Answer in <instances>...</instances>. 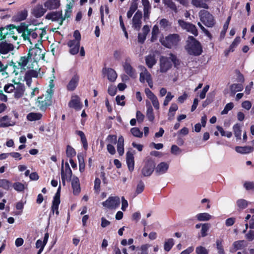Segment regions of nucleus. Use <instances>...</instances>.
I'll use <instances>...</instances> for the list:
<instances>
[{"mask_svg":"<svg viewBox=\"0 0 254 254\" xmlns=\"http://www.w3.org/2000/svg\"><path fill=\"white\" fill-rule=\"evenodd\" d=\"M162 2L165 6L169 8L174 12H178L177 6L173 0H162Z\"/></svg>","mask_w":254,"mask_h":254,"instance_id":"obj_39","label":"nucleus"},{"mask_svg":"<svg viewBox=\"0 0 254 254\" xmlns=\"http://www.w3.org/2000/svg\"><path fill=\"white\" fill-rule=\"evenodd\" d=\"M138 69L140 72L139 74V81L141 83H144L145 81L152 78L149 72L143 65H139Z\"/></svg>","mask_w":254,"mask_h":254,"instance_id":"obj_13","label":"nucleus"},{"mask_svg":"<svg viewBox=\"0 0 254 254\" xmlns=\"http://www.w3.org/2000/svg\"><path fill=\"white\" fill-rule=\"evenodd\" d=\"M102 205L110 210L116 209L120 204V199L118 196H110L102 202Z\"/></svg>","mask_w":254,"mask_h":254,"instance_id":"obj_7","label":"nucleus"},{"mask_svg":"<svg viewBox=\"0 0 254 254\" xmlns=\"http://www.w3.org/2000/svg\"><path fill=\"white\" fill-rule=\"evenodd\" d=\"M73 37H74L75 39L70 40V44H71V43H72L73 42H75L77 44L78 43H80V41L81 40V35L79 32L78 30H75L74 32Z\"/></svg>","mask_w":254,"mask_h":254,"instance_id":"obj_59","label":"nucleus"},{"mask_svg":"<svg viewBox=\"0 0 254 254\" xmlns=\"http://www.w3.org/2000/svg\"><path fill=\"white\" fill-rule=\"evenodd\" d=\"M79 80V77L77 74L72 76L66 86L68 91H73L77 87Z\"/></svg>","mask_w":254,"mask_h":254,"instance_id":"obj_25","label":"nucleus"},{"mask_svg":"<svg viewBox=\"0 0 254 254\" xmlns=\"http://www.w3.org/2000/svg\"><path fill=\"white\" fill-rule=\"evenodd\" d=\"M159 32L158 26L157 25H154L152 30V37L151 39L152 42H154L156 40Z\"/></svg>","mask_w":254,"mask_h":254,"instance_id":"obj_52","label":"nucleus"},{"mask_svg":"<svg viewBox=\"0 0 254 254\" xmlns=\"http://www.w3.org/2000/svg\"><path fill=\"white\" fill-rule=\"evenodd\" d=\"M126 161L129 170L132 172L134 169V162L133 154L131 152H127Z\"/></svg>","mask_w":254,"mask_h":254,"instance_id":"obj_29","label":"nucleus"},{"mask_svg":"<svg viewBox=\"0 0 254 254\" xmlns=\"http://www.w3.org/2000/svg\"><path fill=\"white\" fill-rule=\"evenodd\" d=\"M68 106L70 108H74L75 110H80L81 104L80 103L79 97L77 96H72L68 103Z\"/></svg>","mask_w":254,"mask_h":254,"instance_id":"obj_28","label":"nucleus"},{"mask_svg":"<svg viewBox=\"0 0 254 254\" xmlns=\"http://www.w3.org/2000/svg\"><path fill=\"white\" fill-rule=\"evenodd\" d=\"M247 246V243L245 240H239L234 242L230 248V252L232 253L236 252L237 250H242Z\"/></svg>","mask_w":254,"mask_h":254,"instance_id":"obj_18","label":"nucleus"},{"mask_svg":"<svg viewBox=\"0 0 254 254\" xmlns=\"http://www.w3.org/2000/svg\"><path fill=\"white\" fill-rule=\"evenodd\" d=\"M169 167V163L166 162H162L159 163L155 167V173L157 175H161L165 174Z\"/></svg>","mask_w":254,"mask_h":254,"instance_id":"obj_17","label":"nucleus"},{"mask_svg":"<svg viewBox=\"0 0 254 254\" xmlns=\"http://www.w3.org/2000/svg\"><path fill=\"white\" fill-rule=\"evenodd\" d=\"M28 12L26 10H23L17 12L13 17V19L16 22L25 20L27 17Z\"/></svg>","mask_w":254,"mask_h":254,"instance_id":"obj_33","label":"nucleus"},{"mask_svg":"<svg viewBox=\"0 0 254 254\" xmlns=\"http://www.w3.org/2000/svg\"><path fill=\"white\" fill-rule=\"evenodd\" d=\"M71 13V6L66 5L64 15H63L62 11H54L48 13L46 16V18L53 21H56L60 25H62L64 20L70 17Z\"/></svg>","mask_w":254,"mask_h":254,"instance_id":"obj_1","label":"nucleus"},{"mask_svg":"<svg viewBox=\"0 0 254 254\" xmlns=\"http://www.w3.org/2000/svg\"><path fill=\"white\" fill-rule=\"evenodd\" d=\"M196 219L200 221H208L212 218V216L207 213H198L196 215Z\"/></svg>","mask_w":254,"mask_h":254,"instance_id":"obj_44","label":"nucleus"},{"mask_svg":"<svg viewBox=\"0 0 254 254\" xmlns=\"http://www.w3.org/2000/svg\"><path fill=\"white\" fill-rule=\"evenodd\" d=\"M38 35L37 33V28H35V29L33 30L26 27L24 29L22 36L24 40H27L30 41V37H31L33 39H36L37 38Z\"/></svg>","mask_w":254,"mask_h":254,"instance_id":"obj_14","label":"nucleus"},{"mask_svg":"<svg viewBox=\"0 0 254 254\" xmlns=\"http://www.w3.org/2000/svg\"><path fill=\"white\" fill-rule=\"evenodd\" d=\"M53 80L51 79L49 84V88L47 90V94L45 95L47 97L50 96V99H52V97L54 93L53 88L54 87V84H53Z\"/></svg>","mask_w":254,"mask_h":254,"instance_id":"obj_56","label":"nucleus"},{"mask_svg":"<svg viewBox=\"0 0 254 254\" xmlns=\"http://www.w3.org/2000/svg\"><path fill=\"white\" fill-rule=\"evenodd\" d=\"M207 0H192V4L197 7L208 8V6L206 3Z\"/></svg>","mask_w":254,"mask_h":254,"instance_id":"obj_41","label":"nucleus"},{"mask_svg":"<svg viewBox=\"0 0 254 254\" xmlns=\"http://www.w3.org/2000/svg\"><path fill=\"white\" fill-rule=\"evenodd\" d=\"M145 63L148 68H151L156 63V60L154 55H148L145 58Z\"/></svg>","mask_w":254,"mask_h":254,"instance_id":"obj_38","label":"nucleus"},{"mask_svg":"<svg viewBox=\"0 0 254 254\" xmlns=\"http://www.w3.org/2000/svg\"><path fill=\"white\" fill-rule=\"evenodd\" d=\"M52 99L50 96L47 97L45 95L39 97L37 99V106L41 110H45L48 106L51 105Z\"/></svg>","mask_w":254,"mask_h":254,"instance_id":"obj_10","label":"nucleus"},{"mask_svg":"<svg viewBox=\"0 0 254 254\" xmlns=\"http://www.w3.org/2000/svg\"><path fill=\"white\" fill-rule=\"evenodd\" d=\"M46 12V9L43 8L42 4L36 5L32 10L31 13L36 18L42 16Z\"/></svg>","mask_w":254,"mask_h":254,"instance_id":"obj_22","label":"nucleus"},{"mask_svg":"<svg viewBox=\"0 0 254 254\" xmlns=\"http://www.w3.org/2000/svg\"><path fill=\"white\" fill-rule=\"evenodd\" d=\"M254 150V147L250 146H236L235 147V150L237 152L243 154H248L252 152Z\"/></svg>","mask_w":254,"mask_h":254,"instance_id":"obj_32","label":"nucleus"},{"mask_svg":"<svg viewBox=\"0 0 254 254\" xmlns=\"http://www.w3.org/2000/svg\"><path fill=\"white\" fill-rule=\"evenodd\" d=\"M236 204L239 209L243 210L248 206L249 202L245 199H239L237 201Z\"/></svg>","mask_w":254,"mask_h":254,"instance_id":"obj_49","label":"nucleus"},{"mask_svg":"<svg viewBox=\"0 0 254 254\" xmlns=\"http://www.w3.org/2000/svg\"><path fill=\"white\" fill-rule=\"evenodd\" d=\"M48 9L52 10L58 8L60 6V0H47L44 4Z\"/></svg>","mask_w":254,"mask_h":254,"instance_id":"obj_27","label":"nucleus"},{"mask_svg":"<svg viewBox=\"0 0 254 254\" xmlns=\"http://www.w3.org/2000/svg\"><path fill=\"white\" fill-rule=\"evenodd\" d=\"M13 44L8 43L6 41L0 42V55H6L14 50Z\"/></svg>","mask_w":254,"mask_h":254,"instance_id":"obj_16","label":"nucleus"},{"mask_svg":"<svg viewBox=\"0 0 254 254\" xmlns=\"http://www.w3.org/2000/svg\"><path fill=\"white\" fill-rule=\"evenodd\" d=\"M209 226L208 224H202V227L201 229V237H204L207 236V232L209 230Z\"/></svg>","mask_w":254,"mask_h":254,"instance_id":"obj_61","label":"nucleus"},{"mask_svg":"<svg viewBox=\"0 0 254 254\" xmlns=\"http://www.w3.org/2000/svg\"><path fill=\"white\" fill-rule=\"evenodd\" d=\"M146 105L147 106V109L146 111V116L149 121L152 122L154 119V116L153 113V110L150 104L148 103V105L147 104V102L146 101Z\"/></svg>","mask_w":254,"mask_h":254,"instance_id":"obj_42","label":"nucleus"},{"mask_svg":"<svg viewBox=\"0 0 254 254\" xmlns=\"http://www.w3.org/2000/svg\"><path fill=\"white\" fill-rule=\"evenodd\" d=\"M68 46L70 48L69 53L72 55H75L79 52L80 43L73 42L70 44V41L67 43Z\"/></svg>","mask_w":254,"mask_h":254,"instance_id":"obj_37","label":"nucleus"},{"mask_svg":"<svg viewBox=\"0 0 254 254\" xmlns=\"http://www.w3.org/2000/svg\"><path fill=\"white\" fill-rule=\"evenodd\" d=\"M18 64L20 67L23 69L38 68V63L34 61L32 57L28 55L20 57Z\"/></svg>","mask_w":254,"mask_h":254,"instance_id":"obj_5","label":"nucleus"},{"mask_svg":"<svg viewBox=\"0 0 254 254\" xmlns=\"http://www.w3.org/2000/svg\"><path fill=\"white\" fill-rule=\"evenodd\" d=\"M42 115L38 113H30L27 115V119L30 121H35L40 120Z\"/></svg>","mask_w":254,"mask_h":254,"instance_id":"obj_45","label":"nucleus"},{"mask_svg":"<svg viewBox=\"0 0 254 254\" xmlns=\"http://www.w3.org/2000/svg\"><path fill=\"white\" fill-rule=\"evenodd\" d=\"M243 85L242 84L234 83L230 86V92L232 96H234L235 93L243 90Z\"/></svg>","mask_w":254,"mask_h":254,"instance_id":"obj_36","label":"nucleus"},{"mask_svg":"<svg viewBox=\"0 0 254 254\" xmlns=\"http://www.w3.org/2000/svg\"><path fill=\"white\" fill-rule=\"evenodd\" d=\"M117 151L120 156L124 153V138L123 136H120L117 141Z\"/></svg>","mask_w":254,"mask_h":254,"instance_id":"obj_35","label":"nucleus"},{"mask_svg":"<svg viewBox=\"0 0 254 254\" xmlns=\"http://www.w3.org/2000/svg\"><path fill=\"white\" fill-rule=\"evenodd\" d=\"M159 24L160 27L164 30L168 29L171 26V23L165 18L161 19L159 21Z\"/></svg>","mask_w":254,"mask_h":254,"instance_id":"obj_51","label":"nucleus"},{"mask_svg":"<svg viewBox=\"0 0 254 254\" xmlns=\"http://www.w3.org/2000/svg\"><path fill=\"white\" fill-rule=\"evenodd\" d=\"M66 154L68 157L71 158L75 155L76 152L71 146L67 145L66 147Z\"/></svg>","mask_w":254,"mask_h":254,"instance_id":"obj_58","label":"nucleus"},{"mask_svg":"<svg viewBox=\"0 0 254 254\" xmlns=\"http://www.w3.org/2000/svg\"><path fill=\"white\" fill-rule=\"evenodd\" d=\"M15 83L13 84H8L4 87V90L7 93H11L15 89Z\"/></svg>","mask_w":254,"mask_h":254,"instance_id":"obj_64","label":"nucleus"},{"mask_svg":"<svg viewBox=\"0 0 254 254\" xmlns=\"http://www.w3.org/2000/svg\"><path fill=\"white\" fill-rule=\"evenodd\" d=\"M137 8V4L136 3H132L129 7V10L127 12V18H130Z\"/></svg>","mask_w":254,"mask_h":254,"instance_id":"obj_54","label":"nucleus"},{"mask_svg":"<svg viewBox=\"0 0 254 254\" xmlns=\"http://www.w3.org/2000/svg\"><path fill=\"white\" fill-rule=\"evenodd\" d=\"M131 61L129 58H127L123 64V66L125 72L130 77L135 78L136 72L135 69L131 65Z\"/></svg>","mask_w":254,"mask_h":254,"instance_id":"obj_8","label":"nucleus"},{"mask_svg":"<svg viewBox=\"0 0 254 254\" xmlns=\"http://www.w3.org/2000/svg\"><path fill=\"white\" fill-rule=\"evenodd\" d=\"M117 137L115 135H109L106 140L109 142L108 144H115L117 142Z\"/></svg>","mask_w":254,"mask_h":254,"instance_id":"obj_62","label":"nucleus"},{"mask_svg":"<svg viewBox=\"0 0 254 254\" xmlns=\"http://www.w3.org/2000/svg\"><path fill=\"white\" fill-rule=\"evenodd\" d=\"M0 188L8 191L12 188V183L6 179H0Z\"/></svg>","mask_w":254,"mask_h":254,"instance_id":"obj_34","label":"nucleus"},{"mask_svg":"<svg viewBox=\"0 0 254 254\" xmlns=\"http://www.w3.org/2000/svg\"><path fill=\"white\" fill-rule=\"evenodd\" d=\"M181 41V37L178 34H170L160 39V42L165 47L172 49L176 48Z\"/></svg>","mask_w":254,"mask_h":254,"instance_id":"obj_3","label":"nucleus"},{"mask_svg":"<svg viewBox=\"0 0 254 254\" xmlns=\"http://www.w3.org/2000/svg\"><path fill=\"white\" fill-rule=\"evenodd\" d=\"M102 72L107 76L108 79L111 82H114L117 78V73L111 68H103Z\"/></svg>","mask_w":254,"mask_h":254,"instance_id":"obj_19","label":"nucleus"},{"mask_svg":"<svg viewBox=\"0 0 254 254\" xmlns=\"http://www.w3.org/2000/svg\"><path fill=\"white\" fill-rule=\"evenodd\" d=\"M234 107V104L233 103H229L226 105L223 110L221 112V114L224 115L227 114L228 112L232 110Z\"/></svg>","mask_w":254,"mask_h":254,"instance_id":"obj_63","label":"nucleus"},{"mask_svg":"<svg viewBox=\"0 0 254 254\" xmlns=\"http://www.w3.org/2000/svg\"><path fill=\"white\" fill-rule=\"evenodd\" d=\"M12 125L10 119L7 116H4L0 119V127H5Z\"/></svg>","mask_w":254,"mask_h":254,"instance_id":"obj_47","label":"nucleus"},{"mask_svg":"<svg viewBox=\"0 0 254 254\" xmlns=\"http://www.w3.org/2000/svg\"><path fill=\"white\" fill-rule=\"evenodd\" d=\"M186 50L188 53L191 55L199 56L202 51L200 43L192 36H189L187 41Z\"/></svg>","mask_w":254,"mask_h":254,"instance_id":"obj_2","label":"nucleus"},{"mask_svg":"<svg viewBox=\"0 0 254 254\" xmlns=\"http://www.w3.org/2000/svg\"><path fill=\"white\" fill-rule=\"evenodd\" d=\"M142 12L137 11L132 18V27L136 30H139L141 25Z\"/></svg>","mask_w":254,"mask_h":254,"instance_id":"obj_20","label":"nucleus"},{"mask_svg":"<svg viewBox=\"0 0 254 254\" xmlns=\"http://www.w3.org/2000/svg\"><path fill=\"white\" fill-rule=\"evenodd\" d=\"M43 47L41 43L36 44L34 48L29 49L28 55L32 57L37 63L40 60H44L45 52Z\"/></svg>","mask_w":254,"mask_h":254,"instance_id":"obj_4","label":"nucleus"},{"mask_svg":"<svg viewBox=\"0 0 254 254\" xmlns=\"http://www.w3.org/2000/svg\"><path fill=\"white\" fill-rule=\"evenodd\" d=\"M178 24L183 29L191 33L195 36L198 35L197 30L194 25L181 19L178 20Z\"/></svg>","mask_w":254,"mask_h":254,"instance_id":"obj_9","label":"nucleus"},{"mask_svg":"<svg viewBox=\"0 0 254 254\" xmlns=\"http://www.w3.org/2000/svg\"><path fill=\"white\" fill-rule=\"evenodd\" d=\"M174 244V240L173 239H167L164 244V250L167 252H169L171 249Z\"/></svg>","mask_w":254,"mask_h":254,"instance_id":"obj_53","label":"nucleus"},{"mask_svg":"<svg viewBox=\"0 0 254 254\" xmlns=\"http://www.w3.org/2000/svg\"><path fill=\"white\" fill-rule=\"evenodd\" d=\"M234 135L236 137L237 140L241 139L242 130L241 126L238 124H235L233 127Z\"/></svg>","mask_w":254,"mask_h":254,"instance_id":"obj_43","label":"nucleus"},{"mask_svg":"<svg viewBox=\"0 0 254 254\" xmlns=\"http://www.w3.org/2000/svg\"><path fill=\"white\" fill-rule=\"evenodd\" d=\"M40 68L38 65V68H29L26 72L25 78L28 80L32 77H38L40 74Z\"/></svg>","mask_w":254,"mask_h":254,"instance_id":"obj_23","label":"nucleus"},{"mask_svg":"<svg viewBox=\"0 0 254 254\" xmlns=\"http://www.w3.org/2000/svg\"><path fill=\"white\" fill-rule=\"evenodd\" d=\"M241 39L240 37H237L230 45L229 49L226 51V55H228L230 52H233L234 49L240 43Z\"/></svg>","mask_w":254,"mask_h":254,"instance_id":"obj_46","label":"nucleus"},{"mask_svg":"<svg viewBox=\"0 0 254 254\" xmlns=\"http://www.w3.org/2000/svg\"><path fill=\"white\" fill-rule=\"evenodd\" d=\"M46 244L44 243L43 241L41 240H38L36 243V247L37 249H40L38 251L37 254H41L43 251V249Z\"/></svg>","mask_w":254,"mask_h":254,"instance_id":"obj_57","label":"nucleus"},{"mask_svg":"<svg viewBox=\"0 0 254 254\" xmlns=\"http://www.w3.org/2000/svg\"><path fill=\"white\" fill-rule=\"evenodd\" d=\"M76 133L81 138V141L83 144L84 148L86 149L88 147L87 141L84 132L80 130L76 131Z\"/></svg>","mask_w":254,"mask_h":254,"instance_id":"obj_48","label":"nucleus"},{"mask_svg":"<svg viewBox=\"0 0 254 254\" xmlns=\"http://www.w3.org/2000/svg\"><path fill=\"white\" fill-rule=\"evenodd\" d=\"M14 97L19 98L21 97L24 92V86L20 82H15Z\"/></svg>","mask_w":254,"mask_h":254,"instance_id":"obj_24","label":"nucleus"},{"mask_svg":"<svg viewBox=\"0 0 254 254\" xmlns=\"http://www.w3.org/2000/svg\"><path fill=\"white\" fill-rule=\"evenodd\" d=\"M201 21L207 27H212L215 24V20L213 15L208 11L201 10L199 12Z\"/></svg>","mask_w":254,"mask_h":254,"instance_id":"obj_6","label":"nucleus"},{"mask_svg":"<svg viewBox=\"0 0 254 254\" xmlns=\"http://www.w3.org/2000/svg\"><path fill=\"white\" fill-rule=\"evenodd\" d=\"M131 134L135 137L140 138L142 136L143 133L138 127H133L130 129Z\"/></svg>","mask_w":254,"mask_h":254,"instance_id":"obj_55","label":"nucleus"},{"mask_svg":"<svg viewBox=\"0 0 254 254\" xmlns=\"http://www.w3.org/2000/svg\"><path fill=\"white\" fill-rule=\"evenodd\" d=\"M72 171L69 167L68 163L67 162H65L64 168V160H63L61 169L62 178H64V179H67L69 180H70L72 177Z\"/></svg>","mask_w":254,"mask_h":254,"instance_id":"obj_15","label":"nucleus"},{"mask_svg":"<svg viewBox=\"0 0 254 254\" xmlns=\"http://www.w3.org/2000/svg\"><path fill=\"white\" fill-rule=\"evenodd\" d=\"M155 167L154 163L148 161L142 169V174L144 176H149L153 172Z\"/></svg>","mask_w":254,"mask_h":254,"instance_id":"obj_21","label":"nucleus"},{"mask_svg":"<svg viewBox=\"0 0 254 254\" xmlns=\"http://www.w3.org/2000/svg\"><path fill=\"white\" fill-rule=\"evenodd\" d=\"M141 3L143 6L144 18L147 19L149 17L151 6L149 0H141Z\"/></svg>","mask_w":254,"mask_h":254,"instance_id":"obj_26","label":"nucleus"},{"mask_svg":"<svg viewBox=\"0 0 254 254\" xmlns=\"http://www.w3.org/2000/svg\"><path fill=\"white\" fill-rule=\"evenodd\" d=\"M209 251L205 247L199 246L196 248L195 253L197 254H208Z\"/></svg>","mask_w":254,"mask_h":254,"instance_id":"obj_60","label":"nucleus"},{"mask_svg":"<svg viewBox=\"0 0 254 254\" xmlns=\"http://www.w3.org/2000/svg\"><path fill=\"white\" fill-rule=\"evenodd\" d=\"M145 93L147 97L151 101L154 108L156 110H158L160 108V104L157 96L149 88L145 89Z\"/></svg>","mask_w":254,"mask_h":254,"instance_id":"obj_11","label":"nucleus"},{"mask_svg":"<svg viewBox=\"0 0 254 254\" xmlns=\"http://www.w3.org/2000/svg\"><path fill=\"white\" fill-rule=\"evenodd\" d=\"M223 240L217 239L216 241V249L219 254H225L224 250L223 247Z\"/></svg>","mask_w":254,"mask_h":254,"instance_id":"obj_50","label":"nucleus"},{"mask_svg":"<svg viewBox=\"0 0 254 254\" xmlns=\"http://www.w3.org/2000/svg\"><path fill=\"white\" fill-rule=\"evenodd\" d=\"M12 188L17 192H22L26 188V185L20 182H17L12 183Z\"/></svg>","mask_w":254,"mask_h":254,"instance_id":"obj_40","label":"nucleus"},{"mask_svg":"<svg viewBox=\"0 0 254 254\" xmlns=\"http://www.w3.org/2000/svg\"><path fill=\"white\" fill-rule=\"evenodd\" d=\"M60 203V195L58 193L57 195H55L54 197L52 206V210L53 212L54 213L55 212L57 215H58L59 213L58 208Z\"/></svg>","mask_w":254,"mask_h":254,"instance_id":"obj_30","label":"nucleus"},{"mask_svg":"<svg viewBox=\"0 0 254 254\" xmlns=\"http://www.w3.org/2000/svg\"><path fill=\"white\" fill-rule=\"evenodd\" d=\"M172 67V63L167 57H162L160 59V71L166 72Z\"/></svg>","mask_w":254,"mask_h":254,"instance_id":"obj_12","label":"nucleus"},{"mask_svg":"<svg viewBox=\"0 0 254 254\" xmlns=\"http://www.w3.org/2000/svg\"><path fill=\"white\" fill-rule=\"evenodd\" d=\"M60 203V195L58 193L57 195H55L54 197L52 206V210L53 212L54 213L55 212L57 215H58L59 213L58 208Z\"/></svg>","mask_w":254,"mask_h":254,"instance_id":"obj_31","label":"nucleus"}]
</instances>
